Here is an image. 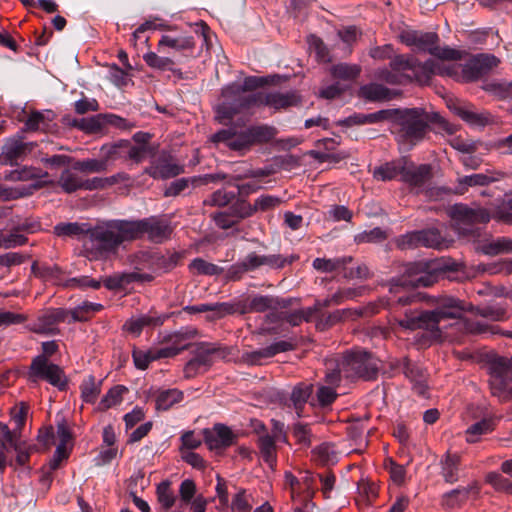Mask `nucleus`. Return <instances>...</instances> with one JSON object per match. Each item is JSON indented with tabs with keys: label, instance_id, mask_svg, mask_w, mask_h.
I'll return each instance as SVG.
<instances>
[{
	"label": "nucleus",
	"instance_id": "nucleus-1",
	"mask_svg": "<svg viewBox=\"0 0 512 512\" xmlns=\"http://www.w3.org/2000/svg\"><path fill=\"white\" fill-rule=\"evenodd\" d=\"M464 311L462 301L445 297L432 310L406 311L403 318L397 319V323L406 330H421L419 342L422 345H431L444 339L445 329L449 326L446 321L460 319Z\"/></svg>",
	"mask_w": 512,
	"mask_h": 512
},
{
	"label": "nucleus",
	"instance_id": "nucleus-2",
	"mask_svg": "<svg viewBox=\"0 0 512 512\" xmlns=\"http://www.w3.org/2000/svg\"><path fill=\"white\" fill-rule=\"evenodd\" d=\"M126 241H132L130 220H103L90 225L84 249L89 259L98 260L115 254Z\"/></svg>",
	"mask_w": 512,
	"mask_h": 512
},
{
	"label": "nucleus",
	"instance_id": "nucleus-3",
	"mask_svg": "<svg viewBox=\"0 0 512 512\" xmlns=\"http://www.w3.org/2000/svg\"><path fill=\"white\" fill-rule=\"evenodd\" d=\"M263 78L246 77L243 84L232 83L222 90V102L216 107V119L223 124L231 121L237 114L243 113L253 106L259 105L262 93L253 92L263 86Z\"/></svg>",
	"mask_w": 512,
	"mask_h": 512
},
{
	"label": "nucleus",
	"instance_id": "nucleus-4",
	"mask_svg": "<svg viewBox=\"0 0 512 512\" xmlns=\"http://www.w3.org/2000/svg\"><path fill=\"white\" fill-rule=\"evenodd\" d=\"M437 119V114L431 116L423 108L395 109L392 133L399 142L415 145L424 139L429 123Z\"/></svg>",
	"mask_w": 512,
	"mask_h": 512
},
{
	"label": "nucleus",
	"instance_id": "nucleus-5",
	"mask_svg": "<svg viewBox=\"0 0 512 512\" xmlns=\"http://www.w3.org/2000/svg\"><path fill=\"white\" fill-rule=\"evenodd\" d=\"M443 273V267L438 261H419L406 265L405 274L393 279L391 292H398L400 288L429 287L436 283Z\"/></svg>",
	"mask_w": 512,
	"mask_h": 512
},
{
	"label": "nucleus",
	"instance_id": "nucleus-6",
	"mask_svg": "<svg viewBox=\"0 0 512 512\" xmlns=\"http://www.w3.org/2000/svg\"><path fill=\"white\" fill-rule=\"evenodd\" d=\"M400 39L405 45L427 52L439 60L456 61L462 58L461 51L448 46L440 47L439 36L434 32L403 31Z\"/></svg>",
	"mask_w": 512,
	"mask_h": 512
},
{
	"label": "nucleus",
	"instance_id": "nucleus-7",
	"mask_svg": "<svg viewBox=\"0 0 512 512\" xmlns=\"http://www.w3.org/2000/svg\"><path fill=\"white\" fill-rule=\"evenodd\" d=\"M449 214L455 230L462 236H476L478 234L476 226L490 220L489 212L476 205L455 204L450 208Z\"/></svg>",
	"mask_w": 512,
	"mask_h": 512
},
{
	"label": "nucleus",
	"instance_id": "nucleus-8",
	"mask_svg": "<svg viewBox=\"0 0 512 512\" xmlns=\"http://www.w3.org/2000/svg\"><path fill=\"white\" fill-rule=\"evenodd\" d=\"M378 360L366 351H351L343 355L341 370L343 377L354 379L356 377L370 381L377 377Z\"/></svg>",
	"mask_w": 512,
	"mask_h": 512
},
{
	"label": "nucleus",
	"instance_id": "nucleus-9",
	"mask_svg": "<svg viewBox=\"0 0 512 512\" xmlns=\"http://www.w3.org/2000/svg\"><path fill=\"white\" fill-rule=\"evenodd\" d=\"M132 240L146 234L152 242L162 243L172 234L170 223L160 217L151 216L140 220H130Z\"/></svg>",
	"mask_w": 512,
	"mask_h": 512
},
{
	"label": "nucleus",
	"instance_id": "nucleus-10",
	"mask_svg": "<svg viewBox=\"0 0 512 512\" xmlns=\"http://www.w3.org/2000/svg\"><path fill=\"white\" fill-rule=\"evenodd\" d=\"M490 388L493 395L503 399L512 398V359L495 358L490 366Z\"/></svg>",
	"mask_w": 512,
	"mask_h": 512
},
{
	"label": "nucleus",
	"instance_id": "nucleus-11",
	"mask_svg": "<svg viewBox=\"0 0 512 512\" xmlns=\"http://www.w3.org/2000/svg\"><path fill=\"white\" fill-rule=\"evenodd\" d=\"M29 377L33 382L46 380L60 390L65 389L67 381L63 370L56 364L50 363L45 356H36L30 365Z\"/></svg>",
	"mask_w": 512,
	"mask_h": 512
},
{
	"label": "nucleus",
	"instance_id": "nucleus-12",
	"mask_svg": "<svg viewBox=\"0 0 512 512\" xmlns=\"http://www.w3.org/2000/svg\"><path fill=\"white\" fill-rule=\"evenodd\" d=\"M69 313V310L64 308L45 309L28 325V329L36 334L56 335L59 333L57 325L61 322H68Z\"/></svg>",
	"mask_w": 512,
	"mask_h": 512
},
{
	"label": "nucleus",
	"instance_id": "nucleus-13",
	"mask_svg": "<svg viewBox=\"0 0 512 512\" xmlns=\"http://www.w3.org/2000/svg\"><path fill=\"white\" fill-rule=\"evenodd\" d=\"M196 331L193 329H181L179 331L164 333L161 335L160 342L166 343V347L152 348L154 360L162 358H171L178 355L181 351L188 348L185 341L194 338Z\"/></svg>",
	"mask_w": 512,
	"mask_h": 512
},
{
	"label": "nucleus",
	"instance_id": "nucleus-14",
	"mask_svg": "<svg viewBox=\"0 0 512 512\" xmlns=\"http://www.w3.org/2000/svg\"><path fill=\"white\" fill-rule=\"evenodd\" d=\"M36 147L35 142H24L21 136L8 138L2 146L0 162L4 165H16Z\"/></svg>",
	"mask_w": 512,
	"mask_h": 512
},
{
	"label": "nucleus",
	"instance_id": "nucleus-15",
	"mask_svg": "<svg viewBox=\"0 0 512 512\" xmlns=\"http://www.w3.org/2000/svg\"><path fill=\"white\" fill-rule=\"evenodd\" d=\"M499 63L500 60L494 55L479 54L463 64L462 81H476L488 74L493 68L497 67Z\"/></svg>",
	"mask_w": 512,
	"mask_h": 512
},
{
	"label": "nucleus",
	"instance_id": "nucleus-16",
	"mask_svg": "<svg viewBox=\"0 0 512 512\" xmlns=\"http://www.w3.org/2000/svg\"><path fill=\"white\" fill-rule=\"evenodd\" d=\"M143 261L146 263L145 267L152 270L154 273L168 272L175 268L183 258L182 252L167 251L165 254L151 253L143 254Z\"/></svg>",
	"mask_w": 512,
	"mask_h": 512
},
{
	"label": "nucleus",
	"instance_id": "nucleus-17",
	"mask_svg": "<svg viewBox=\"0 0 512 512\" xmlns=\"http://www.w3.org/2000/svg\"><path fill=\"white\" fill-rule=\"evenodd\" d=\"M211 140L214 143H223L235 151H242L253 145L246 130L238 132L233 127L218 131Z\"/></svg>",
	"mask_w": 512,
	"mask_h": 512
},
{
	"label": "nucleus",
	"instance_id": "nucleus-18",
	"mask_svg": "<svg viewBox=\"0 0 512 512\" xmlns=\"http://www.w3.org/2000/svg\"><path fill=\"white\" fill-rule=\"evenodd\" d=\"M294 348L295 345L292 342L279 340L259 350L245 352L242 355V360L250 365H259L261 364L262 359L273 357L282 352L294 350Z\"/></svg>",
	"mask_w": 512,
	"mask_h": 512
},
{
	"label": "nucleus",
	"instance_id": "nucleus-19",
	"mask_svg": "<svg viewBox=\"0 0 512 512\" xmlns=\"http://www.w3.org/2000/svg\"><path fill=\"white\" fill-rule=\"evenodd\" d=\"M432 177L431 166L428 164L415 165L404 158L401 180L412 187H422Z\"/></svg>",
	"mask_w": 512,
	"mask_h": 512
},
{
	"label": "nucleus",
	"instance_id": "nucleus-20",
	"mask_svg": "<svg viewBox=\"0 0 512 512\" xmlns=\"http://www.w3.org/2000/svg\"><path fill=\"white\" fill-rule=\"evenodd\" d=\"M205 444L210 450H221L231 446L235 435L231 429L223 424H216L213 429L203 431Z\"/></svg>",
	"mask_w": 512,
	"mask_h": 512
},
{
	"label": "nucleus",
	"instance_id": "nucleus-21",
	"mask_svg": "<svg viewBox=\"0 0 512 512\" xmlns=\"http://www.w3.org/2000/svg\"><path fill=\"white\" fill-rule=\"evenodd\" d=\"M480 487L477 481H473L466 487H458L442 496V506L446 509H454L462 506L471 496L479 495Z\"/></svg>",
	"mask_w": 512,
	"mask_h": 512
},
{
	"label": "nucleus",
	"instance_id": "nucleus-22",
	"mask_svg": "<svg viewBox=\"0 0 512 512\" xmlns=\"http://www.w3.org/2000/svg\"><path fill=\"white\" fill-rule=\"evenodd\" d=\"M403 373L413 384V390L424 398L428 397V386L426 384L427 374L426 371L417 363L404 359Z\"/></svg>",
	"mask_w": 512,
	"mask_h": 512
},
{
	"label": "nucleus",
	"instance_id": "nucleus-23",
	"mask_svg": "<svg viewBox=\"0 0 512 512\" xmlns=\"http://www.w3.org/2000/svg\"><path fill=\"white\" fill-rule=\"evenodd\" d=\"M301 103V98L296 92H286V93H268L265 94L259 105H266L275 110L287 109L292 106H297Z\"/></svg>",
	"mask_w": 512,
	"mask_h": 512
},
{
	"label": "nucleus",
	"instance_id": "nucleus-24",
	"mask_svg": "<svg viewBox=\"0 0 512 512\" xmlns=\"http://www.w3.org/2000/svg\"><path fill=\"white\" fill-rule=\"evenodd\" d=\"M253 313L276 311L289 306V301L272 295H254L250 297Z\"/></svg>",
	"mask_w": 512,
	"mask_h": 512
},
{
	"label": "nucleus",
	"instance_id": "nucleus-25",
	"mask_svg": "<svg viewBox=\"0 0 512 512\" xmlns=\"http://www.w3.org/2000/svg\"><path fill=\"white\" fill-rule=\"evenodd\" d=\"M450 109L465 122L471 125L485 126L489 122V117L484 113H477L472 105L463 103H454Z\"/></svg>",
	"mask_w": 512,
	"mask_h": 512
},
{
	"label": "nucleus",
	"instance_id": "nucleus-26",
	"mask_svg": "<svg viewBox=\"0 0 512 512\" xmlns=\"http://www.w3.org/2000/svg\"><path fill=\"white\" fill-rule=\"evenodd\" d=\"M461 457L457 453H447L441 460V475L445 482L453 484L459 480Z\"/></svg>",
	"mask_w": 512,
	"mask_h": 512
},
{
	"label": "nucleus",
	"instance_id": "nucleus-27",
	"mask_svg": "<svg viewBox=\"0 0 512 512\" xmlns=\"http://www.w3.org/2000/svg\"><path fill=\"white\" fill-rule=\"evenodd\" d=\"M438 62L432 59L425 61L424 63L418 62L414 58L412 69L410 74L412 75V81L415 80L420 84H427L431 77L436 74Z\"/></svg>",
	"mask_w": 512,
	"mask_h": 512
},
{
	"label": "nucleus",
	"instance_id": "nucleus-28",
	"mask_svg": "<svg viewBox=\"0 0 512 512\" xmlns=\"http://www.w3.org/2000/svg\"><path fill=\"white\" fill-rule=\"evenodd\" d=\"M404 158L386 162L373 170V177L378 181H391L398 175L402 176Z\"/></svg>",
	"mask_w": 512,
	"mask_h": 512
},
{
	"label": "nucleus",
	"instance_id": "nucleus-29",
	"mask_svg": "<svg viewBox=\"0 0 512 512\" xmlns=\"http://www.w3.org/2000/svg\"><path fill=\"white\" fill-rule=\"evenodd\" d=\"M195 46L193 38L190 36L172 37L170 35H163L158 43V51L164 52L166 47L175 51L192 50Z\"/></svg>",
	"mask_w": 512,
	"mask_h": 512
},
{
	"label": "nucleus",
	"instance_id": "nucleus-30",
	"mask_svg": "<svg viewBox=\"0 0 512 512\" xmlns=\"http://www.w3.org/2000/svg\"><path fill=\"white\" fill-rule=\"evenodd\" d=\"M183 392L174 388V389H167V390H161L157 393L155 403H156V409L158 411H167L173 405L181 402L183 400Z\"/></svg>",
	"mask_w": 512,
	"mask_h": 512
},
{
	"label": "nucleus",
	"instance_id": "nucleus-31",
	"mask_svg": "<svg viewBox=\"0 0 512 512\" xmlns=\"http://www.w3.org/2000/svg\"><path fill=\"white\" fill-rule=\"evenodd\" d=\"M0 472H4L8 461H7V445L13 442L19 437L16 429L10 430L9 427L0 422Z\"/></svg>",
	"mask_w": 512,
	"mask_h": 512
},
{
	"label": "nucleus",
	"instance_id": "nucleus-32",
	"mask_svg": "<svg viewBox=\"0 0 512 512\" xmlns=\"http://www.w3.org/2000/svg\"><path fill=\"white\" fill-rule=\"evenodd\" d=\"M89 227L88 223H59L54 227V233L59 237H80L82 235L88 237Z\"/></svg>",
	"mask_w": 512,
	"mask_h": 512
},
{
	"label": "nucleus",
	"instance_id": "nucleus-33",
	"mask_svg": "<svg viewBox=\"0 0 512 512\" xmlns=\"http://www.w3.org/2000/svg\"><path fill=\"white\" fill-rule=\"evenodd\" d=\"M74 169H64L58 179V185L66 192L73 193L82 189L83 178Z\"/></svg>",
	"mask_w": 512,
	"mask_h": 512
},
{
	"label": "nucleus",
	"instance_id": "nucleus-34",
	"mask_svg": "<svg viewBox=\"0 0 512 512\" xmlns=\"http://www.w3.org/2000/svg\"><path fill=\"white\" fill-rule=\"evenodd\" d=\"M360 94L369 101H384L393 97L390 89L377 83L364 85L360 88Z\"/></svg>",
	"mask_w": 512,
	"mask_h": 512
},
{
	"label": "nucleus",
	"instance_id": "nucleus-35",
	"mask_svg": "<svg viewBox=\"0 0 512 512\" xmlns=\"http://www.w3.org/2000/svg\"><path fill=\"white\" fill-rule=\"evenodd\" d=\"M497 178L483 174L477 173L468 176H464L458 179V186L456 188V193L464 194L467 191L469 186H486L494 181Z\"/></svg>",
	"mask_w": 512,
	"mask_h": 512
},
{
	"label": "nucleus",
	"instance_id": "nucleus-36",
	"mask_svg": "<svg viewBox=\"0 0 512 512\" xmlns=\"http://www.w3.org/2000/svg\"><path fill=\"white\" fill-rule=\"evenodd\" d=\"M352 262V257H339L334 259L316 258L314 259L312 266L319 272L330 273L345 267Z\"/></svg>",
	"mask_w": 512,
	"mask_h": 512
},
{
	"label": "nucleus",
	"instance_id": "nucleus-37",
	"mask_svg": "<svg viewBox=\"0 0 512 512\" xmlns=\"http://www.w3.org/2000/svg\"><path fill=\"white\" fill-rule=\"evenodd\" d=\"M494 430V423L491 419L484 418L470 425L466 430V440L469 443H476L482 435Z\"/></svg>",
	"mask_w": 512,
	"mask_h": 512
},
{
	"label": "nucleus",
	"instance_id": "nucleus-38",
	"mask_svg": "<svg viewBox=\"0 0 512 512\" xmlns=\"http://www.w3.org/2000/svg\"><path fill=\"white\" fill-rule=\"evenodd\" d=\"M471 311L491 321H503L506 317V307L500 303L472 307Z\"/></svg>",
	"mask_w": 512,
	"mask_h": 512
},
{
	"label": "nucleus",
	"instance_id": "nucleus-39",
	"mask_svg": "<svg viewBox=\"0 0 512 512\" xmlns=\"http://www.w3.org/2000/svg\"><path fill=\"white\" fill-rule=\"evenodd\" d=\"M221 352L220 348L202 343L195 349L193 358L203 368V371H206L213 363L212 355Z\"/></svg>",
	"mask_w": 512,
	"mask_h": 512
},
{
	"label": "nucleus",
	"instance_id": "nucleus-40",
	"mask_svg": "<svg viewBox=\"0 0 512 512\" xmlns=\"http://www.w3.org/2000/svg\"><path fill=\"white\" fill-rule=\"evenodd\" d=\"M156 495L157 500L163 509L169 510L175 505L177 498L171 488L170 481L165 480L160 482L156 488Z\"/></svg>",
	"mask_w": 512,
	"mask_h": 512
},
{
	"label": "nucleus",
	"instance_id": "nucleus-41",
	"mask_svg": "<svg viewBox=\"0 0 512 512\" xmlns=\"http://www.w3.org/2000/svg\"><path fill=\"white\" fill-rule=\"evenodd\" d=\"M164 322L163 317H154L150 315H143L137 319H131L130 321H127L125 324V328L133 333V334H140L142 329L146 326H158L162 325Z\"/></svg>",
	"mask_w": 512,
	"mask_h": 512
},
{
	"label": "nucleus",
	"instance_id": "nucleus-42",
	"mask_svg": "<svg viewBox=\"0 0 512 512\" xmlns=\"http://www.w3.org/2000/svg\"><path fill=\"white\" fill-rule=\"evenodd\" d=\"M102 381L89 375L81 384V397L87 403H94L100 394Z\"/></svg>",
	"mask_w": 512,
	"mask_h": 512
},
{
	"label": "nucleus",
	"instance_id": "nucleus-43",
	"mask_svg": "<svg viewBox=\"0 0 512 512\" xmlns=\"http://www.w3.org/2000/svg\"><path fill=\"white\" fill-rule=\"evenodd\" d=\"M274 437L266 434L259 437V449L263 460L272 468L276 463V446Z\"/></svg>",
	"mask_w": 512,
	"mask_h": 512
},
{
	"label": "nucleus",
	"instance_id": "nucleus-44",
	"mask_svg": "<svg viewBox=\"0 0 512 512\" xmlns=\"http://www.w3.org/2000/svg\"><path fill=\"white\" fill-rule=\"evenodd\" d=\"M123 141L124 140H120L112 144H105L101 147L100 153L107 166L117 160H125Z\"/></svg>",
	"mask_w": 512,
	"mask_h": 512
},
{
	"label": "nucleus",
	"instance_id": "nucleus-45",
	"mask_svg": "<svg viewBox=\"0 0 512 512\" xmlns=\"http://www.w3.org/2000/svg\"><path fill=\"white\" fill-rule=\"evenodd\" d=\"M413 62V56L396 55L391 58L389 67L400 74H404L406 76V83H409L412 81V75L410 74V72L412 69Z\"/></svg>",
	"mask_w": 512,
	"mask_h": 512
},
{
	"label": "nucleus",
	"instance_id": "nucleus-46",
	"mask_svg": "<svg viewBox=\"0 0 512 512\" xmlns=\"http://www.w3.org/2000/svg\"><path fill=\"white\" fill-rule=\"evenodd\" d=\"M47 172L42 173L41 170L32 167H22L20 169L12 170L4 175L7 181H28L35 178L46 176Z\"/></svg>",
	"mask_w": 512,
	"mask_h": 512
},
{
	"label": "nucleus",
	"instance_id": "nucleus-47",
	"mask_svg": "<svg viewBox=\"0 0 512 512\" xmlns=\"http://www.w3.org/2000/svg\"><path fill=\"white\" fill-rule=\"evenodd\" d=\"M252 144L265 143L272 140L276 134V129L267 125L252 126L246 129Z\"/></svg>",
	"mask_w": 512,
	"mask_h": 512
},
{
	"label": "nucleus",
	"instance_id": "nucleus-48",
	"mask_svg": "<svg viewBox=\"0 0 512 512\" xmlns=\"http://www.w3.org/2000/svg\"><path fill=\"white\" fill-rule=\"evenodd\" d=\"M16 452V463L19 466H24L30 458L32 451L35 450V446L28 444L26 441H22L20 436L7 445Z\"/></svg>",
	"mask_w": 512,
	"mask_h": 512
},
{
	"label": "nucleus",
	"instance_id": "nucleus-49",
	"mask_svg": "<svg viewBox=\"0 0 512 512\" xmlns=\"http://www.w3.org/2000/svg\"><path fill=\"white\" fill-rule=\"evenodd\" d=\"M32 273L44 281H53L60 278L62 270L58 265H39L34 262L31 266Z\"/></svg>",
	"mask_w": 512,
	"mask_h": 512
},
{
	"label": "nucleus",
	"instance_id": "nucleus-50",
	"mask_svg": "<svg viewBox=\"0 0 512 512\" xmlns=\"http://www.w3.org/2000/svg\"><path fill=\"white\" fill-rule=\"evenodd\" d=\"M39 188L38 185L33 184L30 187H6L0 185V200L2 201H10L16 200L22 197L29 196L33 193L35 189Z\"/></svg>",
	"mask_w": 512,
	"mask_h": 512
},
{
	"label": "nucleus",
	"instance_id": "nucleus-51",
	"mask_svg": "<svg viewBox=\"0 0 512 512\" xmlns=\"http://www.w3.org/2000/svg\"><path fill=\"white\" fill-rule=\"evenodd\" d=\"M312 385L307 384H299L294 387L292 393H291V401L293 402L294 408L300 416V412L304 406V404L309 399L311 393H312Z\"/></svg>",
	"mask_w": 512,
	"mask_h": 512
},
{
	"label": "nucleus",
	"instance_id": "nucleus-52",
	"mask_svg": "<svg viewBox=\"0 0 512 512\" xmlns=\"http://www.w3.org/2000/svg\"><path fill=\"white\" fill-rule=\"evenodd\" d=\"M73 169L84 173H101L108 169V166L101 156V159H86L76 161L73 164Z\"/></svg>",
	"mask_w": 512,
	"mask_h": 512
},
{
	"label": "nucleus",
	"instance_id": "nucleus-53",
	"mask_svg": "<svg viewBox=\"0 0 512 512\" xmlns=\"http://www.w3.org/2000/svg\"><path fill=\"white\" fill-rule=\"evenodd\" d=\"M101 304L84 302L82 305L77 306L76 308L69 310V320L68 323L77 322V321H86L88 318V314L99 311L102 309Z\"/></svg>",
	"mask_w": 512,
	"mask_h": 512
},
{
	"label": "nucleus",
	"instance_id": "nucleus-54",
	"mask_svg": "<svg viewBox=\"0 0 512 512\" xmlns=\"http://www.w3.org/2000/svg\"><path fill=\"white\" fill-rule=\"evenodd\" d=\"M128 389L125 386L117 385L111 388L107 394L102 398L99 403L100 410H107L119 403H121L123 399V394L127 392Z\"/></svg>",
	"mask_w": 512,
	"mask_h": 512
},
{
	"label": "nucleus",
	"instance_id": "nucleus-55",
	"mask_svg": "<svg viewBox=\"0 0 512 512\" xmlns=\"http://www.w3.org/2000/svg\"><path fill=\"white\" fill-rule=\"evenodd\" d=\"M360 66L356 64L340 63L331 68V74L335 78L343 80H353L359 76Z\"/></svg>",
	"mask_w": 512,
	"mask_h": 512
},
{
	"label": "nucleus",
	"instance_id": "nucleus-56",
	"mask_svg": "<svg viewBox=\"0 0 512 512\" xmlns=\"http://www.w3.org/2000/svg\"><path fill=\"white\" fill-rule=\"evenodd\" d=\"M125 160H132L134 163H141L146 157L149 149L145 145H133L130 141L124 140Z\"/></svg>",
	"mask_w": 512,
	"mask_h": 512
},
{
	"label": "nucleus",
	"instance_id": "nucleus-57",
	"mask_svg": "<svg viewBox=\"0 0 512 512\" xmlns=\"http://www.w3.org/2000/svg\"><path fill=\"white\" fill-rule=\"evenodd\" d=\"M223 306H225V308H223V317L235 313L241 315L253 313L250 297L242 300H237L232 303L223 302Z\"/></svg>",
	"mask_w": 512,
	"mask_h": 512
},
{
	"label": "nucleus",
	"instance_id": "nucleus-58",
	"mask_svg": "<svg viewBox=\"0 0 512 512\" xmlns=\"http://www.w3.org/2000/svg\"><path fill=\"white\" fill-rule=\"evenodd\" d=\"M419 236L421 246L441 249L444 245L440 233L435 229L421 230Z\"/></svg>",
	"mask_w": 512,
	"mask_h": 512
},
{
	"label": "nucleus",
	"instance_id": "nucleus-59",
	"mask_svg": "<svg viewBox=\"0 0 512 512\" xmlns=\"http://www.w3.org/2000/svg\"><path fill=\"white\" fill-rule=\"evenodd\" d=\"M190 268L196 271L198 274L209 276L219 275L223 272L221 267L207 262L202 258L194 259L190 264Z\"/></svg>",
	"mask_w": 512,
	"mask_h": 512
},
{
	"label": "nucleus",
	"instance_id": "nucleus-60",
	"mask_svg": "<svg viewBox=\"0 0 512 512\" xmlns=\"http://www.w3.org/2000/svg\"><path fill=\"white\" fill-rule=\"evenodd\" d=\"M296 256L284 257L280 254L261 255V266H267L271 269H281L287 264L296 260Z\"/></svg>",
	"mask_w": 512,
	"mask_h": 512
},
{
	"label": "nucleus",
	"instance_id": "nucleus-61",
	"mask_svg": "<svg viewBox=\"0 0 512 512\" xmlns=\"http://www.w3.org/2000/svg\"><path fill=\"white\" fill-rule=\"evenodd\" d=\"M387 238V234L379 227H375L369 231H363L355 236V241L361 243H379Z\"/></svg>",
	"mask_w": 512,
	"mask_h": 512
},
{
	"label": "nucleus",
	"instance_id": "nucleus-62",
	"mask_svg": "<svg viewBox=\"0 0 512 512\" xmlns=\"http://www.w3.org/2000/svg\"><path fill=\"white\" fill-rule=\"evenodd\" d=\"M49 114V112L46 114L39 111L32 112L25 122L26 129L31 131L45 129L48 122L51 121Z\"/></svg>",
	"mask_w": 512,
	"mask_h": 512
},
{
	"label": "nucleus",
	"instance_id": "nucleus-63",
	"mask_svg": "<svg viewBox=\"0 0 512 512\" xmlns=\"http://www.w3.org/2000/svg\"><path fill=\"white\" fill-rule=\"evenodd\" d=\"M28 238L13 229L9 234L0 235V247L4 249L15 248L24 245Z\"/></svg>",
	"mask_w": 512,
	"mask_h": 512
},
{
	"label": "nucleus",
	"instance_id": "nucleus-64",
	"mask_svg": "<svg viewBox=\"0 0 512 512\" xmlns=\"http://www.w3.org/2000/svg\"><path fill=\"white\" fill-rule=\"evenodd\" d=\"M483 251L488 255H498L504 252L512 251V239L499 238L483 247Z\"/></svg>",
	"mask_w": 512,
	"mask_h": 512
}]
</instances>
